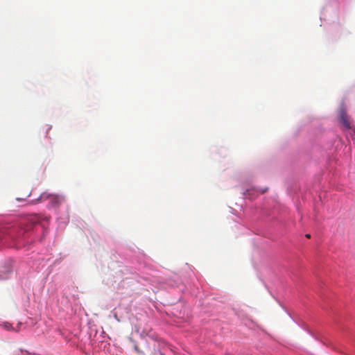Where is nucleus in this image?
<instances>
[{"mask_svg":"<svg viewBox=\"0 0 355 355\" xmlns=\"http://www.w3.org/2000/svg\"><path fill=\"white\" fill-rule=\"evenodd\" d=\"M49 200L52 206H58L62 201V198L57 195L49 194L46 192L42 193L40 196L35 200V203L43 202L46 200Z\"/></svg>","mask_w":355,"mask_h":355,"instance_id":"obj_1","label":"nucleus"},{"mask_svg":"<svg viewBox=\"0 0 355 355\" xmlns=\"http://www.w3.org/2000/svg\"><path fill=\"white\" fill-rule=\"evenodd\" d=\"M339 120L340 122L343 125L345 128L351 129L352 128L350 119L344 110H341L340 111Z\"/></svg>","mask_w":355,"mask_h":355,"instance_id":"obj_2","label":"nucleus"},{"mask_svg":"<svg viewBox=\"0 0 355 355\" xmlns=\"http://www.w3.org/2000/svg\"><path fill=\"white\" fill-rule=\"evenodd\" d=\"M3 327H4V328H5L6 329L9 330V331H10V330H14V331H19V329H15L12 327V324L8 323V322H5V323L3 324Z\"/></svg>","mask_w":355,"mask_h":355,"instance_id":"obj_3","label":"nucleus"},{"mask_svg":"<svg viewBox=\"0 0 355 355\" xmlns=\"http://www.w3.org/2000/svg\"><path fill=\"white\" fill-rule=\"evenodd\" d=\"M135 349H136V351H137V352H139V353H140V354H143V352H141V350H139V349L137 348V347H135Z\"/></svg>","mask_w":355,"mask_h":355,"instance_id":"obj_4","label":"nucleus"},{"mask_svg":"<svg viewBox=\"0 0 355 355\" xmlns=\"http://www.w3.org/2000/svg\"><path fill=\"white\" fill-rule=\"evenodd\" d=\"M135 349H136V351H137V352H139V353H140V354H143V352H141V350H139V349L137 348V347H135Z\"/></svg>","mask_w":355,"mask_h":355,"instance_id":"obj_5","label":"nucleus"},{"mask_svg":"<svg viewBox=\"0 0 355 355\" xmlns=\"http://www.w3.org/2000/svg\"><path fill=\"white\" fill-rule=\"evenodd\" d=\"M135 349H136V351H137V352H139V353H140V354H143V352H141V350H139V349L137 348V347H135Z\"/></svg>","mask_w":355,"mask_h":355,"instance_id":"obj_6","label":"nucleus"},{"mask_svg":"<svg viewBox=\"0 0 355 355\" xmlns=\"http://www.w3.org/2000/svg\"><path fill=\"white\" fill-rule=\"evenodd\" d=\"M305 236H306L307 239H310V238H311V234H306L305 235Z\"/></svg>","mask_w":355,"mask_h":355,"instance_id":"obj_7","label":"nucleus"},{"mask_svg":"<svg viewBox=\"0 0 355 355\" xmlns=\"http://www.w3.org/2000/svg\"><path fill=\"white\" fill-rule=\"evenodd\" d=\"M2 237H3V236H2L1 235H0V239H2Z\"/></svg>","mask_w":355,"mask_h":355,"instance_id":"obj_8","label":"nucleus"}]
</instances>
